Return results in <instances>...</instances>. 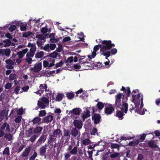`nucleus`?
<instances>
[{
    "instance_id": "nucleus-1",
    "label": "nucleus",
    "mask_w": 160,
    "mask_h": 160,
    "mask_svg": "<svg viewBox=\"0 0 160 160\" xmlns=\"http://www.w3.org/2000/svg\"><path fill=\"white\" fill-rule=\"evenodd\" d=\"M121 90L124 91L125 93L127 92L126 96H125V94L123 93L118 94L116 96L115 106L117 108H120L122 112L126 113L128 111V104L126 102L128 100V98L130 97L131 92L129 87H127L126 89L122 86Z\"/></svg>"
},
{
    "instance_id": "nucleus-2",
    "label": "nucleus",
    "mask_w": 160,
    "mask_h": 160,
    "mask_svg": "<svg viewBox=\"0 0 160 160\" xmlns=\"http://www.w3.org/2000/svg\"><path fill=\"white\" fill-rule=\"evenodd\" d=\"M112 41L110 40L102 41L101 43L102 49L101 50L104 51L105 52L108 50H110L112 48L114 47L115 44L112 43Z\"/></svg>"
},
{
    "instance_id": "nucleus-3",
    "label": "nucleus",
    "mask_w": 160,
    "mask_h": 160,
    "mask_svg": "<svg viewBox=\"0 0 160 160\" xmlns=\"http://www.w3.org/2000/svg\"><path fill=\"white\" fill-rule=\"evenodd\" d=\"M142 95H141L140 93H139L137 95L132 94V102L134 103L136 108L137 106L138 107L140 105L141 100H139V99L141 97H142Z\"/></svg>"
},
{
    "instance_id": "nucleus-4",
    "label": "nucleus",
    "mask_w": 160,
    "mask_h": 160,
    "mask_svg": "<svg viewBox=\"0 0 160 160\" xmlns=\"http://www.w3.org/2000/svg\"><path fill=\"white\" fill-rule=\"evenodd\" d=\"M52 115V113H51V114L48 115L43 118L42 120V122L48 123L51 122L53 121V122H54L55 119L54 120L53 119L54 116H53Z\"/></svg>"
},
{
    "instance_id": "nucleus-5",
    "label": "nucleus",
    "mask_w": 160,
    "mask_h": 160,
    "mask_svg": "<svg viewBox=\"0 0 160 160\" xmlns=\"http://www.w3.org/2000/svg\"><path fill=\"white\" fill-rule=\"evenodd\" d=\"M117 50L116 48H113L106 51L104 53V56H105L106 59H108V58L111 55H113L115 54L117 52Z\"/></svg>"
},
{
    "instance_id": "nucleus-6",
    "label": "nucleus",
    "mask_w": 160,
    "mask_h": 160,
    "mask_svg": "<svg viewBox=\"0 0 160 160\" xmlns=\"http://www.w3.org/2000/svg\"><path fill=\"white\" fill-rule=\"evenodd\" d=\"M42 64L40 62L37 64H36L33 67H31L30 70L33 71L35 73L38 72L42 69Z\"/></svg>"
},
{
    "instance_id": "nucleus-7",
    "label": "nucleus",
    "mask_w": 160,
    "mask_h": 160,
    "mask_svg": "<svg viewBox=\"0 0 160 160\" xmlns=\"http://www.w3.org/2000/svg\"><path fill=\"white\" fill-rule=\"evenodd\" d=\"M73 124L76 128L78 129H81L83 125V122L81 120L78 119H75L73 122Z\"/></svg>"
},
{
    "instance_id": "nucleus-8",
    "label": "nucleus",
    "mask_w": 160,
    "mask_h": 160,
    "mask_svg": "<svg viewBox=\"0 0 160 160\" xmlns=\"http://www.w3.org/2000/svg\"><path fill=\"white\" fill-rule=\"evenodd\" d=\"M0 129L3 130L6 133H9L10 132V126L7 122H4L0 127Z\"/></svg>"
},
{
    "instance_id": "nucleus-9",
    "label": "nucleus",
    "mask_w": 160,
    "mask_h": 160,
    "mask_svg": "<svg viewBox=\"0 0 160 160\" xmlns=\"http://www.w3.org/2000/svg\"><path fill=\"white\" fill-rule=\"evenodd\" d=\"M114 108L111 104L109 105L105 108L104 112L107 115L111 114L114 110Z\"/></svg>"
},
{
    "instance_id": "nucleus-10",
    "label": "nucleus",
    "mask_w": 160,
    "mask_h": 160,
    "mask_svg": "<svg viewBox=\"0 0 160 160\" xmlns=\"http://www.w3.org/2000/svg\"><path fill=\"white\" fill-rule=\"evenodd\" d=\"M101 118V116L98 113L94 114L92 117V119L94 120V123L95 124H98L100 122Z\"/></svg>"
},
{
    "instance_id": "nucleus-11",
    "label": "nucleus",
    "mask_w": 160,
    "mask_h": 160,
    "mask_svg": "<svg viewBox=\"0 0 160 160\" xmlns=\"http://www.w3.org/2000/svg\"><path fill=\"white\" fill-rule=\"evenodd\" d=\"M81 112L82 110L81 108H76L72 109V110L70 111L69 114L79 115Z\"/></svg>"
},
{
    "instance_id": "nucleus-12",
    "label": "nucleus",
    "mask_w": 160,
    "mask_h": 160,
    "mask_svg": "<svg viewBox=\"0 0 160 160\" xmlns=\"http://www.w3.org/2000/svg\"><path fill=\"white\" fill-rule=\"evenodd\" d=\"M47 147V144H45L44 146L40 147L39 150V153L40 156H45V157H46L45 153L46 152Z\"/></svg>"
},
{
    "instance_id": "nucleus-13",
    "label": "nucleus",
    "mask_w": 160,
    "mask_h": 160,
    "mask_svg": "<svg viewBox=\"0 0 160 160\" xmlns=\"http://www.w3.org/2000/svg\"><path fill=\"white\" fill-rule=\"evenodd\" d=\"M11 52V51L9 48L0 49V54H2L3 55H5L7 57L10 56Z\"/></svg>"
},
{
    "instance_id": "nucleus-14",
    "label": "nucleus",
    "mask_w": 160,
    "mask_h": 160,
    "mask_svg": "<svg viewBox=\"0 0 160 160\" xmlns=\"http://www.w3.org/2000/svg\"><path fill=\"white\" fill-rule=\"evenodd\" d=\"M102 44H99L98 45L95 46L93 48V51L97 52V51L100 48V53L101 55H103L104 56V51L103 50H101L102 49Z\"/></svg>"
},
{
    "instance_id": "nucleus-15",
    "label": "nucleus",
    "mask_w": 160,
    "mask_h": 160,
    "mask_svg": "<svg viewBox=\"0 0 160 160\" xmlns=\"http://www.w3.org/2000/svg\"><path fill=\"white\" fill-rule=\"evenodd\" d=\"M71 133L72 136L76 137L78 134L80 135V132L78 130L77 128H73L71 130Z\"/></svg>"
},
{
    "instance_id": "nucleus-16",
    "label": "nucleus",
    "mask_w": 160,
    "mask_h": 160,
    "mask_svg": "<svg viewBox=\"0 0 160 160\" xmlns=\"http://www.w3.org/2000/svg\"><path fill=\"white\" fill-rule=\"evenodd\" d=\"M31 149V146L28 147L26 148L24 151L22 152V156L23 157H26L29 154L30 151Z\"/></svg>"
},
{
    "instance_id": "nucleus-17",
    "label": "nucleus",
    "mask_w": 160,
    "mask_h": 160,
    "mask_svg": "<svg viewBox=\"0 0 160 160\" xmlns=\"http://www.w3.org/2000/svg\"><path fill=\"white\" fill-rule=\"evenodd\" d=\"M42 129L43 128L42 127L37 126L33 129V133L34 134H39L41 132Z\"/></svg>"
},
{
    "instance_id": "nucleus-18",
    "label": "nucleus",
    "mask_w": 160,
    "mask_h": 160,
    "mask_svg": "<svg viewBox=\"0 0 160 160\" xmlns=\"http://www.w3.org/2000/svg\"><path fill=\"white\" fill-rule=\"evenodd\" d=\"M39 88V89L42 93L44 91H45L46 92L47 91L48 86L47 84L46 83L40 84Z\"/></svg>"
},
{
    "instance_id": "nucleus-19",
    "label": "nucleus",
    "mask_w": 160,
    "mask_h": 160,
    "mask_svg": "<svg viewBox=\"0 0 160 160\" xmlns=\"http://www.w3.org/2000/svg\"><path fill=\"white\" fill-rule=\"evenodd\" d=\"M124 115L122 112L117 110L116 112V116L120 119H122L123 118V116Z\"/></svg>"
},
{
    "instance_id": "nucleus-20",
    "label": "nucleus",
    "mask_w": 160,
    "mask_h": 160,
    "mask_svg": "<svg viewBox=\"0 0 160 160\" xmlns=\"http://www.w3.org/2000/svg\"><path fill=\"white\" fill-rule=\"evenodd\" d=\"M62 133L61 130L60 129L57 128L54 131L53 135L56 138L58 135L59 137L60 135L62 134Z\"/></svg>"
},
{
    "instance_id": "nucleus-21",
    "label": "nucleus",
    "mask_w": 160,
    "mask_h": 160,
    "mask_svg": "<svg viewBox=\"0 0 160 160\" xmlns=\"http://www.w3.org/2000/svg\"><path fill=\"white\" fill-rule=\"evenodd\" d=\"M17 145L16 152L19 153L23 149L24 146L23 144L20 145L19 143H17Z\"/></svg>"
},
{
    "instance_id": "nucleus-22",
    "label": "nucleus",
    "mask_w": 160,
    "mask_h": 160,
    "mask_svg": "<svg viewBox=\"0 0 160 160\" xmlns=\"http://www.w3.org/2000/svg\"><path fill=\"white\" fill-rule=\"evenodd\" d=\"M44 52L42 51L39 52H37L35 55V57L36 58H41L44 56Z\"/></svg>"
},
{
    "instance_id": "nucleus-23",
    "label": "nucleus",
    "mask_w": 160,
    "mask_h": 160,
    "mask_svg": "<svg viewBox=\"0 0 160 160\" xmlns=\"http://www.w3.org/2000/svg\"><path fill=\"white\" fill-rule=\"evenodd\" d=\"M148 145L149 147L152 148H156L158 147V146L154 144V142L153 141L150 140L148 143Z\"/></svg>"
},
{
    "instance_id": "nucleus-24",
    "label": "nucleus",
    "mask_w": 160,
    "mask_h": 160,
    "mask_svg": "<svg viewBox=\"0 0 160 160\" xmlns=\"http://www.w3.org/2000/svg\"><path fill=\"white\" fill-rule=\"evenodd\" d=\"M139 142L138 139L132 141L129 143L128 145L131 146H135L138 145Z\"/></svg>"
},
{
    "instance_id": "nucleus-25",
    "label": "nucleus",
    "mask_w": 160,
    "mask_h": 160,
    "mask_svg": "<svg viewBox=\"0 0 160 160\" xmlns=\"http://www.w3.org/2000/svg\"><path fill=\"white\" fill-rule=\"evenodd\" d=\"M2 42L5 44L4 45V47H9L11 46V41L9 39H5L3 40Z\"/></svg>"
},
{
    "instance_id": "nucleus-26",
    "label": "nucleus",
    "mask_w": 160,
    "mask_h": 160,
    "mask_svg": "<svg viewBox=\"0 0 160 160\" xmlns=\"http://www.w3.org/2000/svg\"><path fill=\"white\" fill-rule=\"evenodd\" d=\"M46 103H44L38 100V106L41 109H44L46 107Z\"/></svg>"
},
{
    "instance_id": "nucleus-27",
    "label": "nucleus",
    "mask_w": 160,
    "mask_h": 160,
    "mask_svg": "<svg viewBox=\"0 0 160 160\" xmlns=\"http://www.w3.org/2000/svg\"><path fill=\"white\" fill-rule=\"evenodd\" d=\"M46 136L44 134H42L38 140V142L41 143L44 142L46 139Z\"/></svg>"
},
{
    "instance_id": "nucleus-28",
    "label": "nucleus",
    "mask_w": 160,
    "mask_h": 160,
    "mask_svg": "<svg viewBox=\"0 0 160 160\" xmlns=\"http://www.w3.org/2000/svg\"><path fill=\"white\" fill-rule=\"evenodd\" d=\"M66 95L68 99H72L74 97V93L73 92H68Z\"/></svg>"
},
{
    "instance_id": "nucleus-29",
    "label": "nucleus",
    "mask_w": 160,
    "mask_h": 160,
    "mask_svg": "<svg viewBox=\"0 0 160 160\" xmlns=\"http://www.w3.org/2000/svg\"><path fill=\"white\" fill-rule=\"evenodd\" d=\"M59 55V54H58L56 51H55L52 53L49 54L48 56L54 58L57 57Z\"/></svg>"
},
{
    "instance_id": "nucleus-30",
    "label": "nucleus",
    "mask_w": 160,
    "mask_h": 160,
    "mask_svg": "<svg viewBox=\"0 0 160 160\" xmlns=\"http://www.w3.org/2000/svg\"><path fill=\"white\" fill-rule=\"evenodd\" d=\"M50 138L48 139V145L49 144L52 143L54 140L56 139V138L54 137L53 135H49Z\"/></svg>"
},
{
    "instance_id": "nucleus-31",
    "label": "nucleus",
    "mask_w": 160,
    "mask_h": 160,
    "mask_svg": "<svg viewBox=\"0 0 160 160\" xmlns=\"http://www.w3.org/2000/svg\"><path fill=\"white\" fill-rule=\"evenodd\" d=\"M41 120V118H40L37 117L33 119L32 121H31L29 122H32L33 124H36L37 123L39 122Z\"/></svg>"
},
{
    "instance_id": "nucleus-32",
    "label": "nucleus",
    "mask_w": 160,
    "mask_h": 160,
    "mask_svg": "<svg viewBox=\"0 0 160 160\" xmlns=\"http://www.w3.org/2000/svg\"><path fill=\"white\" fill-rule=\"evenodd\" d=\"M78 147L75 146L69 152L71 155L76 154L78 152Z\"/></svg>"
},
{
    "instance_id": "nucleus-33",
    "label": "nucleus",
    "mask_w": 160,
    "mask_h": 160,
    "mask_svg": "<svg viewBox=\"0 0 160 160\" xmlns=\"http://www.w3.org/2000/svg\"><path fill=\"white\" fill-rule=\"evenodd\" d=\"M82 143L83 145H86L91 143V141L88 138L84 139L82 141Z\"/></svg>"
},
{
    "instance_id": "nucleus-34",
    "label": "nucleus",
    "mask_w": 160,
    "mask_h": 160,
    "mask_svg": "<svg viewBox=\"0 0 160 160\" xmlns=\"http://www.w3.org/2000/svg\"><path fill=\"white\" fill-rule=\"evenodd\" d=\"M105 104V103H103L102 102H98L96 106L98 109L101 110L103 108Z\"/></svg>"
},
{
    "instance_id": "nucleus-35",
    "label": "nucleus",
    "mask_w": 160,
    "mask_h": 160,
    "mask_svg": "<svg viewBox=\"0 0 160 160\" xmlns=\"http://www.w3.org/2000/svg\"><path fill=\"white\" fill-rule=\"evenodd\" d=\"M4 137L8 141H11L12 138V136L11 134L6 133L4 136Z\"/></svg>"
},
{
    "instance_id": "nucleus-36",
    "label": "nucleus",
    "mask_w": 160,
    "mask_h": 160,
    "mask_svg": "<svg viewBox=\"0 0 160 160\" xmlns=\"http://www.w3.org/2000/svg\"><path fill=\"white\" fill-rule=\"evenodd\" d=\"M64 95L63 94L59 93L56 96V100L57 101H61L63 98Z\"/></svg>"
},
{
    "instance_id": "nucleus-37",
    "label": "nucleus",
    "mask_w": 160,
    "mask_h": 160,
    "mask_svg": "<svg viewBox=\"0 0 160 160\" xmlns=\"http://www.w3.org/2000/svg\"><path fill=\"white\" fill-rule=\"evenodd\" d=\"M2 154L4 155H7L8 156H9L10 155L9 148V147L5 148L2 152Z\"/></svg>"
},
{
    "instance_id": "nucleus-38",
    "label": "nucleus",
    "mask_w": 160,
    "mask_h": 160,
    "mask_svg": "<svg viewBox=\"0 0 160 160\" xmlns=\"http://www.w3.org/2000/svg\"><path fill=\"white\" fill-rule=\"evenodd\" d=\"M47 37V34H42L41 35H38L36 36V38L40 40H43L46 38Z\"/></svg>"
},
{
    "instance_id": "nucleus-39",
    "label": "nucleus",
    "mask_w": 160,
    "mask_h": 160,
    "mask_svg": "<svg viewBox=\"0 0 160 160\" xmlns=\"http://www.w3.org/2000/svg\"><path fill=\"white\" fill-rule=\"evenodd\" d=\"M27 24L26 23H22L20 25V30L22 31H25L27 29Z\"/></svg>"
},
{
    "instance_id": "nucleus-40",
    "label": "nucleus",
    "mask_w": 160,
    "mask_h": 160,
    "mask_svg": "<svg viewBox=\"0 0 160 160\" xmlns=\"http://www.w3.org/2000/svg\"><path fill=\"white\" fill-rule=\"evenodd\" d=\"M109 153L111 154L110 155V157L112 159L116 158L120 155V154L118 152L112 153L111 152H109Z\"/></svg>"
},
{
    "instance_id": "nucleus-41",
    "label": "nucleus",
    "mask_w": 160,
    "mask_h": 160,
    "mask_svg": "<svg viewBox=\"0 0 160 160\" xmlns=\"http://www.w3.org/2000/svg\"><path fill=\"white\" fill-rule=\"evenodd\" d=\"M39 100L41 101L42 102L46 104L49 103V100L48 99L45 97H43L42 98H40Z\"/></svg>"
},
{
    "instance_id": "nucleus-42",
    "label": "nucleus",
    "mask_w": 160,
    "mask_h": 160,
    "mask_svg": "<svg viewBox=\"0 0 160 160\" xmlns=\"http://www.w3.org/2000/svg\"><path fill=\"white\" fill-rule=\"evenodd\" d=\"M71 155L69 152L65 153L64 154V160H69Z\"/></svg>"
},
{
    "instance_id": "nucleus-43",
    "label": "nucleus",
    "mask_w": 160,
    "mask_h": 160,
    "mask_svg": "<svg viewBox=\"0 0 160 160\" xmlns=\"http://www.w3.org/2000/svg\"><path fill=\"white\" fill-rule=\"evenodd\" d=\"M64 136L65 137H70L71 132L69 130H66L65 128L64 129Z\"/></svg>"
},
{
    "instance_id": "nucleus-44",
    "label": "nucleus",
    "mask_w": 160,
    "mask_h": 160,
    "mask_svg": "<svg viewBox=\"0 0 160 160\" xmlns=\"http://www.w3.org/2000/svg\"><path fill=\"white\" fill-rule=\"evenodd\" d=\"M37 152L34 151L33 154L29 158V160H35V159L37 157Z\"/></svg>"
},
{
    "instance_id": "nucleus-45",
    "label": "nucleus",
    "mask_w": 160,
    "mask_h": 160,
    "mask_svg": "<svg viewBox=\"0 0 160 160\" xmlns=\"http://www.w3.org/2000/svg\"><path fill=\"white\" fill-rule=\"evenodd\" d=\"M119 145L118 144L116 143H111V147L112 149L114 148H118V150L119 149Z\"/></svg>"
},
{
    "instance_id": "nucleus-46",
    "label": "nucleus",
    "mask_w": 160,
    "mask_h": 160,
    "mask_svg": "<svg viewBox=\"0 0 160 160\" xmlns=\"http://www.w3.org/2000/svg\"><path fill=\"white\" fill-rule=\"evenodd\" d=\"M46 112L45 110L40 111L38 114V116L40 117H43L46 114Z\"/></svg>"
},
{
    "instance_id": "nucleus-47",
    "label": "nucleus",
    "mask_w": 160,
    "mask_h": 160,
    "mask_svg": "<svg viewBox=\"0 0 160 160\" xmlns=\"http://www.w3.org/2000/svg\"><path fill=\"white\" fill-rule=\"evenodd\" d=\"M22 117L19 116H18L14 120V121L16 123H20V122L21 121V120L22 119Z\"/></svg>"
},
{
    "instance_id": "nucleus-48",
    "label": "nucleus",
    "mask_w": 160,
    "mask_h": 160,
    "mask_svg": "<svg viewBox=\"0 0 160 160\" xmlns=\"http://www.w3.org/2000/svg\"><path fill=\"white\" fill-rule=\"evenodd\" d=\"M32 34V32L30 31L27 32L23 33L22 34V37L24 38H27L30 36Z\"/></svg>"
},
{
    "instance_id": "nucleus-49",
    "label": "nucleus",
    "mask_w": 160,
    "mask_h": 160,
    "mask_svg": "<svg viewBox=\"0 0 160 160\" xmlns=\"http://www.w3.org/2000/svg\"><path fill=\"white\" fill-rule=\"evenodd\" d=\"M38 135L35 134L33 135L29 139V140L32 142H34L35 139L37 137H38Z\"/></svg>"
},
{
    "instance_id": "nucleus-50",
    "label": "nucleus",
    "mask_w": 160,
    "mask_h": 160,
    "mask_svg": "<svg viewBox=\"0 0 160 160\" xmlns=\"http://www.w3.org/2000/svg\"><path fill=\"white\" fill-rule=\"evenodd\" d=\"M50 48L49 44H48L46 45L43 48H42V47H41V49H43L45 51L49 52L50 50L49 49Z\"/></svg>"
},
{
    "instance_id": "nucleus-51",
    "label": "nucleus",
    "mask_w": 160,
    "mask_h": 160,
    "mask_svg": "<svg viewBox=\"0 0 160 160\" xmlns=\"http://www.w3.org/2000/svg\"><path fill=\"white\" fill-rule=\"evenodd\" d=\"M16 75L15 74H11L9 76V79L10 80H14L16 79Z\"/></svg>"
},
{
    "instance_id": "nucleus-52",
    "label": "nucleus",
    "mask_w": 160,
    "mask_h": 160,
    "mask_svg": "<svg viewBox=\"0 0 160 160\" xmlns=\"http://www.w3.org/2000/svg\"><path fill=\"white\" fill-rule=\"evenodd\" d=\"M63 49L62 46L61 44H59L55 51L59 52H61L63 50Z\"/></svg>"
},
{
    "instance_id": "nucleus-53",
    "label": "nucleus",
    "mask_w": 160,
    "mask_h": 160,
    "mask_svg": "<svg viewBox=\"0 0 160 160\" xmlns=\"http://www.w3.org/2000/svg\"><path fill=\"white\" fill-rule=\"evenodd\" d=\"M95 150H92L91 151H88L87 152L88 154V157L90 159H92V154L93 153V151H95Z\"/></svg>"
},
{
    "instance_id": "nucleus-54",
    "label": "nucleus",
    "mask_w": 160,
    "mask_h": 160,
    "mask_svg": "<svg viewBox=\"0 0 160 160\" xmlns=\"http://www.w3.org/2000/svg\"><path fill=\"white\" fill-rule=\"evenodd\" d=\"M16 27L15 25H11L8 28V30L9 31L11 32H12L14 31L15 30L16 28Z\"/></svg>"
},
{
    "instance_id": "nucleus-55",
    "label": "nucleus",
    "mask_w": 160,
    "mask_h": 160,
    "mask_svg": "<svg viewBox=\"0 0 160 160\" xmlns=\"http://www.w3.org/2000/svg\"><path fill=\"white\" fill-rule=\"evenodd\" d=\"M36 47L35 44H34V45L31 47L30 51L31 52H32L35 53V51H36Z\"/></svg>"
},
{
    "instance_id": "nucleus-56",
    "label": "nucleus",
    "mask_w": 160,
    "mask_h": 160,
    "mask_svg": "<svg viewBox=\"0 0 160 160\" xmlns=\"http://www.w3.org/2000/svg\"><path fill=\"white\" fill-rule=\"evenodd\" d=\"M73 57L72 56H71L68 58L67 60L65 61V63H67L68 62H73Z\"/></svg>"
},
{
    "instance_id": "nucleus-57",
    "label": "nucleus",
    "mask_w": 160,
    "mask_h": 160,
    "mask_svg": "<svg viewBox=\"0 0 160 160\" xmlns=\"http://www.w3.org/2000/svg\"><path fill=\"white\" fill-rule=\"evenodd\" d=\"M25 61L29 64H30L32 63V59L31 57H27L25 59Z\"/></svg>"
},
{
    "instance_id": "nucleus-58",
    "label": "nucleus",
    "mask_w": 160,
    "mask_h": 160,
    "mask_svg": "<svg viewBox=\"0 0 160 160\" xmlns=\"http://www.w3.org/2000/svg\"><path fill=\"white\" fill-rule=\"evenodd\" d=\"M35 53L32 52H31L30 51L29 52H28L26 54V57H32L34 56V54Z\"/></svg>"
},
{
    "instance_id": "nucleus-59",
    "label": "nucleus",
    "mask_w": 160,
    "mask_h": 160,
    "mask_svg": "<svg viewBox=\"0 0 160 160\" xmlns=\"http://www.w3.org/2000/svg\"><path fill=\"white\" fill-rule=\"evenodd\" d=\"M23 111L22 108H20L17 111V115H21L23 114Z\"/></svg>"
},
{
    "instance_id": "nucleus-60",
    "label": "nucleus",
    "mask_w": 160,
    "mask_h": 160,
    "mask_svg": "<svg viewBox=\"0 0 160 160\" xmlns=\"http://www.w3.org/2000/svg\"><path fill=\"white\" fill-rule=\"evenodd\" d=\"M20 89V87L19 86H17L14 89V91L16 94H18L19 93L18 91Z\"/></svg>"
},
{
    "instance_id": "nucleus-61",
    "label": "nucleus",
    "mask_w": 160,
    "mask_h": 160,
    "mask_svg": "<svg viewBox=\"0 0 160 160\" xmlns=\"http://www.w3.org/2000/svg\"><path fill=\"white\" fill-rule=\"evenodd\" d=\"M29 89V87L28 86L24 87L22 88V91L20 92V93H22L23 92H27Z\"/></svg>"
},
{
    "instance_id": "nucleus-62",
    "label": "nucleus",
    "mask_w": 160,
    "mask_h": 160,
    "mask_svg": "<svg viewBox=\"0 0 160 160\" xmlns=\"http://www.w3.org/2000/svg\"><path fill=\"white\" fill-rule=\"evenodd\" d=\"M5 62L7 64L11 65H14V62L11 60L8 59L5 61Z\"/></svg>"
},
{
    "instance_id": "nucleus-63",
    "label": "nucleus",
    "mask_w": 160,
    "mask_h": 160,
    "mask_svg": "<svg viewBox=\"0 0 160 160\" xmlns=\"http://www.w3.org/2000/svg\"><path fill=\"white\" fill-rule=\"evenodd\" d=\"M12 84L11 83L8 82L5 86L6 89H9L12 87Z\"/></svg>"
},
{
    "instance_id": "nucleus-64",
    "label": "nucleus",
    "mask_w": 160,
    "mask_h": 160,
    "mask_svg": "<svg viewBox=\"0 0 160 160\" xmlns=\"http://www.w3.org/2000/svg\"><path fill=\"white\" fill-rule=\"evenodd\" d=\"M17 55H18V58H22L24 56L21 51L18 52L17 53Z\"/></svg>"
}]
</instances>
